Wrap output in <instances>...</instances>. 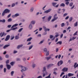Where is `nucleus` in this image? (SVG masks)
Wrapping results in <instances>:
<instances>
[{
  "mask_svg": "<svg viewBox=\"0 0 78 78\" xmlns=\"http://www.w3.org/2000/svg\"><path fill=\"white\" fill-rule=\"evenodd\" d=\"M45 70H46V67H44L43 68V70L42 71L43 72H45L43 74V77H44L45 76V75H47V72H46Z\"/></svg>",
  "mask_w": 78,
  "mask_h": 78,
  "instance_id": "obj_1",
  "label": "nucleus"
},
{
  "mask_svg": "<svg viewBox=\"0 0 78 78\" xmlns=\"http://www.w3.org/2000/svg\"><path fill=\"white\" fill-rule=\"evenodd\" d=\"M56 16H57V14H55L54 16V19L52 20H51V21L52 22H54V21H55V20H56L58 19V17H56Z\"/></svg>",
  "mask_w": 78,
  "mask_h": 78,
  "instance_id": "obj_2",
  "label": "nucleus"
},
{
  "mask_svg": "<svg viewBox=\"0 0 78 78\" xmlns=\"http://www.w3.org/2000/svg\"><path fill=\"white\" fill-rule=\"evenodd\" d=\"M63 64V62L62 61L60 60L58 63V66H60L61 65H62Z\"/></svg>",
  "mask_w": 78,
  "mask_h": 78,
  "instance_id": "obj_3",
  "label": "nucleus"
},
{
  "mask_svg": "<svg viewBox=\"0 0 78 78\" xmlns=\"http://www.w3.org/2000/svg\"><path fill=\"white\" fill-rule=\"evenodd\" d=\"M6 34L4 32H3V33L1 32V33H0V37L1 36V37H3V36H6Z\"/></svg>",
  "mask_w": 78,
  "mask_h": 78,
  "instance_id": "obj_4",
  "label": "nucleus"
},
{
  "mask_svg": "<svg viewBox=\"0 0 78 78\" xmlns=\"http://www.w3.org/2000/svg\"><path fill=\"white\" fill-rule=\"evenodd\" d=\"M19 67H21L22 69V70H23V71H25V70H27V68H26L24 67H22V66L19 65Z\"/></svg>",
  "mask_w": 78,
  "mask_h": 78,
  "instance_id": "obj_5",
  "label": "nucleus"
},
{
  "mask_svg": "<svg viewBox=\"0 0 78 78\" xmlns=\"http://www.w3.org/2000/svg\"><path fill=\"white\" fill-rule=\"evenodd\" d=\"M9 38H10V35H8L6 36L5 39V41H8V40H9Z\"/></svg>",
  "mask_w": 78,
  "mask_h": 78,
  "instance_id": "obj_6",
  "label": "nucleus"
},
{
  "mask_svg": "<svg viewBox=\"0 0 78 78\" xmlns=\"http://www.w3.org/2000/svg\"><path fill=\"white\" fill-rule=\"evenodd\" d=\"M73 67L74 69H75V68H76V67H78V64H77V63L76 62L74 63Z\"/></svg>",
  "mask_w": 78,
  "mask_h": 78,
  "instance_id": "obj_7",
  "label": "nucleus"
},
{
  "mask_svg": "<svg viewBox=\"0 0 78 78\" xmlns=\"http://www.w3.org/2000/svg\"><path fill=\"white\" fill-rule=\"evenodd\" d=\"M43 28L45 31H50V29H47V28H46V27L45 26L43 27Z\"/></svg>",
  "mask_w": 78,
  "mask_h": 78,
  "instance_id": "obj_8",
  "label": "nucleus"
},
{
  "mask_svg": "<svg viewBox=\"0 0 78 78\" xmlns=\"http://www.w3.org/2000/svg\"><path fill=\"white\" fill-rule=\"evenodd\" d=\"M4 11L5 13H9L10 12V10L8 9H6L4 10Z\"/></svg>",
  "mask_w": 78,
  "mask_h": 78,
  "instance_id": "obj_9",
  "label": "nucleus"
},
{
  "mask_svg": "<svg viewBox=\"0 0 78 78\" xmlns=\"http://www.w3.org/2000/svg\"><path fill=\"white\" fill-rule=\"evenodd\" d=\"M68 71V68H64L62 69V71L63 72H67Z\"/></svg>",
  "mask_w": 78,
  "mask_h": 78,
  "instance_id": "obj_10",
  "label": "nucleus"
},
{
  "mask_svg": "<svg viewBox=\"0 0 78 78\" xmlns=\"http://www.w3.org/2000/svg\"><path fill=\"white\" fill-rule=\"evenodd\" d=\"M53 64H49L47 66V69H49L50 67H51V66H53Z\"/></svg>",
  "mask_w": 78,
  "mask_h": 78,
  "instance_id": "obj_11",
  "label": "nucleus"
},
{
  "mask_svg": "<svg viewBox=\"0 0 78 78\" xmlns=\"http://www.w3.org/2000/svg\"><path fill=\"white\" fill-rule=\"evenodd\" d=\"M51 11V9H49L45 11L44 12L45 13H48V12H50Z\"/></svg>",
  "mask_w": 78,
  "mask_h": 78,
  "instance_id": "obj_12",
  "label": "nucleus"
},
{
  "mask_svg": "<svg viewBox=\"0 0 78 78\" xmlns=\"http://www.w3.org/2000/svg\"><path fill=\"white\" fill-rule=\"evenodd\" d=\"M74 75V74L72 73H68V76H69V77H70V76H72Z\"/></svg>",
  "mask_w": 78,
  "mask_h": 78,
  "instance_id": "obj_13",
  "label": "nucleus"
},
{
  "mask_svg": "<svg viewBox=\"0 0 78 78\" xmlns=\"http://www.w3.org/2000/svg\"><path fill=\"white\" fill-rule=\"evenodd\" d=\"M17 26H18V24H15L12 26V27H11V28H13L14 27H17Z\"/></svg>",
  "mask_w": 78,
  "mask_h": 78,
  "instance_id": "obj_14",
  "label": "nucleus"
},
{
  "mask_svg": "<svg viewBox=\"0 0 78 78\" xmlns=\"http://www.w3.org/2000/svg\"><path fill=\"white\" fill-rule=\"evenodd\" d=\"M7 69L8 70H9L10 69H11V66L9 65H7Z\"/></svg>",
  "mask_w": 78,
  "mask_h": 78,
  "instance_id": "obj_15",
  "label": "nucleus"
},
{
  "mask_svg": "<svg viewBox=\"0 0 78 78\" xmlns=\"http://www.w3.org/2000/svg\"><path fill=\"white\" fill-rule=\"evenodd\" d=\"M9 46H10V44H7L6 45H5L4 46L3 48H6V47H9Z\"/></svg>",
  "mask_w": 78,
  "mask_h": 78,
  "instance_id": "obj_16",
  "label": "nucleus"
},
{
  "mask_svg": "<svg viewBox=\"0 0 78 78\" xmlns=\"http://www.w3.org/2000/svg\"><path fill=\"white\" fill-rule=\"evenodd\" d=\"M51 17H52V16H49L48 17V22L51 20Z\"/></svg>",
  "mask_w": 78,
  "mask_h": 78,
  "instance_id": "obj_17",
  "label": "nucleus"
},
{
  "mask_svg": "<svg viewBox=\"0 0 78 78\" xmlns=\"http://www.w3.org/2000/svg\"><path fill=\"white\" fill-rule=\"evenodd\" d=\"M32 28H33V26L31 24H30L29 26V28L30 29V30H31L32 29Z\"/></svg>",
  "mask_w": 78,
  "mask_h": 78,
  "instance_id": "obj_18",
  "label": "nucleus"
},
{
  "mask_svg": "<svg viewBox=\"0 0 78 78\" xmlns=\"http://www.w3.org/2000/svg\"><path fill=\"white\" fill-rule=\"evenodd\" d=\"M51 57H45V59H46L47 61H48V60H49V59H51Z\"/></svg>",
  "mask_w": 78,
  "mask_h": 78,
  "instance_id": "obj_19",
  "label": "nucleus"
},
{
  "mask_svg": "<svg viewBox=\"0 0 78 78\" xmlns=\"http://www.w3.org/2000/svg\"><path fill=\"white\" fill-rule=\"evenodd\" d=\"M32 39V37H30L29 38H28L27 40V42H30L31 41V40Z\"/></svg>",
  "mask_w": 78,
  "mask_h": 78,
  "instance_id": "obj_20",
  "label": "nucleus"
},
{
  "mask_svg": "<svg viewBox=\"0 0 78 78\" xmlns=\"http://www.w3.org/2000/svg\"><path fill=\"white\" fill-rule=\"evenodd\" d=\"M6 21V20L5 19H3V20H0V22H2V23H5Z\"/></svg>",
  "mask_w": 78,
  "mask_h": 78,
  "instance_id": "obj_21",
  "label": "nucleus"
},
{
  "mask_svg": "<svg viewBox=\"0 0 78 78\" xmlns=\"http://www.w3.org/2000/svg\"><path fill=\"white\" fill-rule=\"evenodd\" d=\"M72 20H73V17H70L69 18V22H72Z\"/></svg>",
  "mask_w": 78,
  "mask_h": 78,
  "instance_id": "obj_22",
  "label": "nucleus"
},
{
  "mask_svg": "<svg viewBox=\"0 0 78 78\" xmlns=\"http://www.w3.org/2000/svg\"><path fill=\"white\" fill-rule=\"evenodd\" d=\"M60 6L64 7V6H65V4L63 3H62L60 4Z\"/></svg>",
  "mask_w": 78,
  "mask_h": 78,
  "instance_id": "obj_23",
  "label": "nucleus"
},
{
  "mask_svg": "<svg viewBox=\"0 0 78 78\" xmlns=\"http://www.w3.org/2000/svg\"><path fill=\"white\" fill-rule=\"evenodd\" d=\"M23 46V45L22 44H21L20 45H18L17 47V48L18 49H19V48H20V47H22Z\"/></svg>",
  "mask_w": 78,
  "mask_h": 78,
  "instance_id": "obj_24",
  "label": "nucleus"
},
{
  "mask_svg": "<svg viewBox=\"0 0 78 78\" xmlns=\"http://www.w3.org/2000/svg\"><path fill=\"white\" fill-rule=\"evenodd\" d=\"M59 44L60 45H61L62 44V41H58V42L56 43V44Z\"/></svg>",
  "mask_w": 78,
  "mask_h": 78,
  "instance_id": "obj_25",
  "label": "nucleus"
},
{
  "mask_svg": "<svg viewBox=\"0 0 78 78\" xmlns=\"http://www.w3.org/2000/svg\"><path fill=\"white\" fill-rule=\"evenodd\" d=\"M53 6H54V7H55V5H56V4H57V3H56V2H53L52 3Z\"/></svg>",
  "mask_w": 78,
  "mask_h": 78,
  "instance_id": "obj_26",
  "label": "nucleus"
},
{
  "mask_svg": "<svg viewBox=\"0 0 78 78\" xmlns=\"http://www.w3.org/2000/svg\"><path fill=\"white\" fill-rule=\"evenodd\" d=\"M78 26V22H76L74 24V27H77Z\"/></svg>",
  "mask_w": 78,
  "mask_h": 78,
  "instance_id": "obj_27",
  "label": "nucleus"
},
{
  "mask_svg": "<svg viewBox=\"0 0 78 78\" xmlns=\"http://www.w3.org/2000/svg\"><path fill=\"white\" fill-rule=\"evenodd\" d=\"M15 39H19V36H16L15 37Z\"/></svg>",
  "mask_w": 78,
  "mask_h": 78,
  "instance_id": "obj_28",
  "label": "nucleus"
},
{
  "mask_svg": "<svg viewBox=\"0 0 78 78\" xmlns=\"http://www.w3.org/2000/svg\"><path fill=\"white\" fill-rule=\"evenodd\" d=\"M64 26H65V24H64V23H62L61 24V27H64Z\"/></svg>",
  "mask_w": 78,
  "mask_h": 78,
  "instance_id": "obj_29",
  "label": "nucleus"
},
{
  "mask_svg": "<svg viewBox=\"0 0 78 78\" xmlns=\"http://www.w3.org/2000/svg\"><path fill=\"white\" fill-rule=\"evenodd\" d=\"M8 21L9 22H11V21H12V19H11V18H9L8 20Z\"/></svg>",
  "mask_w": 78,
  "mask_h": 78,
  "instance_id": "obj_30",
  "label": "nucleus"
},
{
  "mask_svg": "<svg viewBox=\"0 0 78 78\" xmlns=\"http://www.w3.org/2000/svg\"><path fill=\"white\" fill-rule=\"evenodd\" d=\"M50 75H51V74H50L48 76L46 77L45 78H51Z\"/></svg>",
  "mask_w": 78,
  "mask_h": 78,
  "instance_id": "obj_31",
  "label": "nucleus"
},
{
  "mask_svg": "<svg viewBox=\"0 0 78 78\" xmlns=\"http://www.w3.org/2000/svg\"><path fill=\"white\" fill-rule=\"evenodd\" d=\"M44 40H43L42 41L40 42L39 43V44H42V43H43V42H44Z\"/></svg>",
  "mask_w": 78,
  "mask_h": 78,
  "instance_id": "obj_32",
  "label": "nucleus"
},
{
  "mask_svg": "<svg viewBox=\"0 0 78 78\" xmlns=\"http://www.w3.org/2000/svg\"><path fill=\"white\" fill-rule=\"evenodd\" d=\"M5 57L6 58H9V55L6 54L5 56Z\"/></svg>",
  "mask_w": 78,
  "mask_h": 78,
  "instance_id": "obj_33",
  "label": "nucleus"
},
{
  "mask_svg": "<svg viewBox=\"0 0 78 78\" xmlns=\"http://www.w3.org/2000/svg\"><path fill=\"white\" fill-rule=\"evenodd\" d=\"M35 23V22L34 21H32L31 22V23H32V24H34Z\"/></svg>",
  "mask_w": 78,
  "mask_h": 78,
  "instance_id": "obj_34",
  "label": "nucleus"
},
{
  "mask_svg": "<svg viewBox=\"0 0 78 78\" xmlns=\"http://www.w3.org/2000/svg\"><path fill=\"white\" fill-rule=\"evenodd\" d=\"M10 64L11 65V66H12L14 64V62H12L10 63Z\"/></svg>",
  "mask_w": 78,
  "mask_h": 78,
  "instance_id": "obj_35",
  "label": "nucleus"
},
{
  "mask_svg": "<svg viewBox=\"0 0 78 78\" xmlns=\"http://www.w3.org/2000/svg\"><path fill=\"white\" fill-rule=\"evenodd\" d=\"M73 2H71L70 3L69 6H72V5H73Z\"/></svg>",
  "mask_w": 78,
  "mask_h": 78,
  "instance_id": "obj_36",
  "label": "nucleus"
},
{
  "mask_svg": "<svg viewBox=\"0 0 78 78\" xmlns=\"http://www.w3.org/2000/svg\"><path fill=\"white\" fill-rule=\"evenodd\" d=\"M23 30V28H21L18 31L19 32H21L22 31V30Z\"/></svg>",
  "mask_w": 78,
  "mask_h": 78,
  "instance_id": "obj_37",
  "label": "nucleus"
},
{
  "mask_svg": "<svg viewBox=\"0 0 78 78\" xmlns=\"http://www.w3.org/2000/svg\"><path fill=\"white\" fill-rule=\"evenodd\" d=\"M34 9L32 7L30 9L31 12H33V11Z\"/></svg>",
  "mask_w": 78,
  "mask_h": 78,
  "instance_id": "obj_38",
  "label": "nucleus"
},
{
  "mask_svg": "<svg viewBox=\"0 0 78 78\" xmlns=\"http://www.w3.org/2000/svg\"><path fill=\"white\" fill-rule=\"evenodd\" d=\"M5 13H6L4 11V12H2V16H5Z\"/></svg>",
  "mask_w": 78,
  "mask_h": 78,
  "instance_id": "obj_39",
  "label": "nucleus"
},
{
  "mask_svg": "<svg viewBox=\"0 0 78 78\" xmlns=\"http://www.w3.org/2000/svg\"><path fill=\"white\" fill-rule=\"evenodd\" d=\"M15 15V17H17V16H19V14L18 13H16Z\"/></svg>",
  "mask_w": 78,
  "mask_h": 78,
  "instance_id": "obj_40",
  "label": "nucleus"
},
{
  "mask_svg": "<svg viewBox=\"0 0 78 78\" xmlns=\"http://www.w3.org/2000/svg\"><path fill=\"white\" fill-rule=\"evenodd\" d=\"M17 28V27H16L15 28H12V29H11V30H16Z\"/></svg>",
  "mask_w": 78,
  "mask_h": 78,
  "instance_id": "obj_41",
  "label": "nucleus"
},
{
  "mask_svg": "<svg viewBox=\"0 0 78 78\" xmlns=\"http://www.w3.org/2000/svg\"><path fill=\"white\" fill-rule=\"evenodd\" d=\"M13 74H14V71H12L11 72V76H13Z\"/></svg>",
  "mask_w": 78,
  "mask_h": 78,
  "instance_id": "obj_42",
  "label": "nucleus"
},
{
  "mask_svg": "<svg viewBox=\"0 0 78 78\" xmlns=\"http://www.w3.org/2000/svg\"><path fill=\"white\" fill-rule=\"evenodd\" d=\"M32 48H33V45H31L29 47V50H30V49H31Z\"/></svg>",
  "mask_w": 78,
  "mask_h": 78,
  "instance_id": "obj_43",
  "label": "nucleus"
},
{
  "mask_svg": "<svg viewBox=\"0 0 78 78\" xmlns=\"http://www.w3.org/2000/svg\"><path fill=\"white\" fill-rule=\"evenodd\" d=\"M77 33H78V31H76V32H75V33L74 34H73V35H74V36H75V35H77Z\"/></svg>",
  "mask_w": 78,
  "mask_h": 78,
  "instance_id": "obj_44",
  "label": "nucleus"
},
{
  "mask_svg": "<svg viewBox=\"0 0 78 78\" xmlns=\"http://www.w3.org/2000/svg\"><path fill=\"white\" fill-rule=\"evenodd\" d=\"M49 55V51H48V52H47L46 55L47 56H48V55Z\"/></svg>",
  "mask_w": 78,
  "mask_h": 78,
  "instance_id": "obj_45",
  "label": "nucleus"
},
{
  "mask_svg": "<svg viewBox=\"0 0 78 78\" xmlns=\"http://www.w3.org/2000/svg\"><path fill=\"white\" fill-rule=\"evenodd\" d=\"M44 51H45V52H47V48H45L44 49Z\"/></svg>",
  "mask_w": 78,
  "mask_h": 78,
  "instance_id": "obj_46",
  "label": "nucleus"
},
{
  "mask_svg": "<svg viewBox=\"0 0 78 78\" xmlns=\"http://www.w3.org/2000/svg\"><path fill=\"white\" fill-rule=\"evenodd\" d=\"M11 29H10V30H7L6 31L7 33H9V31H11Z\"/></svg>",
  "mask_w": 78,
  "mask_h": 78,
  "instance_id": "obj_47",
  "label": "nucleus"
},
{
  "mask_svg": "<svg viewBox=\"0 0 78 78\" xmlns=\"http://www.w3.org/2000/svg\"><path fill=\"white\" fill-rule=\"evenodd\" d=\"M69 18V16H67L66 18H65V20H67Z\"/></svg>",
  "mask_w": 78,
  "mask_h": 78,
  "instance_id": "obj_48",
  "label": "nucleus"
},
{
  "mask_svg": "<svg viewBox=\"0 0 78 78\" xmlns=\"http://www.w3.org/2000/svg\"><path fill=\"white\" fill-rule=\"evenodd\" d=\"M69 2L66 3V5L67 6H68V5H69Z\"/></svg>",
  "mask_w": 78,
  "mask_h": 78,
  "instance_id": "obj_49",
  "label": "nucleus"
},
{
  "mask_svg": "<svg viewBox=\"0 0 78 78\" xmlns=\"http://www.w3.org/2000/svg\"><path fill=\"white\" fill-rule=\"evenodd\" d=\"M6 63L7 64H8L9 63V60H8L7 61H6Z\"/></svg>",
  "mask_w": 78,
  "mask_h": 78,
  "instance_id": "obj_50",
  "label": "nucleus"
},
{
  "mask_svg": "<svg viewBox=\"0 0 78 78\" xmlns=\"http://www.w3.org/2000/svg\"><path fill=\"white\" fill-rule=\"evenodd\" d=\"M53 37V35H50V39H52Z\"/></svg>",
  "mask_w": 78,
  "mask_h": 78,
  "instance_id": "obj_51",
  "label": "nucleus"
},
{
  "mask_svg": "<svg viewBox=\"0 0 78 78\" xmlns=\"http://www.w3.org/2000/svg\"><path fill=\"white\" fill-rule=\"evenodd\" d=\"M71 28V27H69L68 28H67V30H68Z\"/></svg>",
  "mask_w": 78,
  "mask_h": 78,
  "instance_id": "obj_52",
  "label": "nucleus"
},
{
  "mask_svg": "<svg viewBox=\"0 0 78 78\" xmlns=\"http://www.w3.org/2000/svg\"><path fill=\"white\" fill-rule=\"evenodd\" d=\"M67 13H65L63 15V17H65V16H67Z\"/></svg>",
  "mask_w": 78,
  "mask_h": 78,
  "instance_id": "obj_53",
  "label": "nucleus"
},
{
  "mask_svg": "<svg viewBox=\"0 0 78 78\" xmlns=\"http://www.w3.org/2000/svg\"><path fill=\"white\" fill-rule=\"evenodd\" d=\"M37 78H42V76H38Z\"/></svg>",
  "mask_w": 78,
  "mask_h": 78,
  "instance_id": "obj_54",
  "label": "nucleus"
},
{
  "mask_svg": "<svg viewBox=\"0 0 78 78\" xmlns=\"http://www.w3.org/2000/svg\"><path fill=\"white\" fill-rule=\"evenodd\" d=\"M3 67V66L2 65L0 66V68H1V69H2Z\"/></svg>",
  "mask_w": 78,
  "mask_h": 78,
  "instance_id": "obj_55",
  "label": "nucleus"
},
{
  "mask_svg": "<svg viewBox=\"0 0 78 78\" xmlns=\"http://www.w3.org/2000/svg\"><path fill=\"white\" fill-rule=\"evenodd\" d=\"M63 37V34H62L60 35V38H62Z\"/></svg>",
  "mask_w": 78,
  "mask_h": 78,
  "instance_id": "obj_56",
  "label": "nucleus"
},
{
  "mask_svg": "<svg viewBox=\"0 0 78 78\" xmlns=\"http://www.w3.org/2000/svg\"><path fill=\"white\" fill-rule=\"evenodd\" d=\"M62 10L63 11V12H65V11H66V10H65V9H62Z\"/></svg>",
  "mask_w": 78,
  "mask_h": 78,
  "instance_id": "obj_57",
  "label": "nucleus"
},
{
  "mask_svg": "<svg viewBox=\"0 0 78 78\" xmlns=\"http://www.w3.org/2000/svg\"><path fill=\"white\" fill-rule=\"evenodd\" d=\"M11 14H9V15H8L7 17L8 18L10 17L11 16Z\"/></svg>",
  "mask_w": 78,
  "mask_h": 78,
  "instance_id": "obj_58",
  "label": "nucleus"
},
{
  "mask_svg": "<svg viewBox=\"0 0 78 78\" xmlns=\"http://www.w3.org/2000/svg\"><path fill=\"white\" fill-rule=\"evenodd\" d=\"M4 72L5 73V72H6V68H4Z\"/></svg>",
  "mask_w": 78,
  "mask_h": 78,
  "instance_id": "obj_59",
  "label": "nucleus"
},
{
  "mask_svg": "<svg viewBox=\"0 0 78 78\" xmlns=\"http://www.w3.org/2000/svg\"><path fill=\"white\" fill-rule=\"evenodd\" d=\"M76 37H72V40H74V39H76Z\"/></svg>",
  "mask_w": 78,
  "mask_h": 78,
  "instance_id": "obj_60",
  "label": "nucleus"
},
{
  "mask_svg": "<svg viewBox=\"0 0 78 78\" xmlns=\"http://www.w3.org/2000/svg\"><path fill=\"white\" fill-rule=\"evenodd\" d=\"M41 34H39L37 35V37H41Z\"/></svg>",
  "mask_w": 78,
  "mask_h": 78,
  "instance_id": "obj_61",
  "label": "nucleus"
},
{
  "mask_svg": "<svg viewBox=\"0 0 78 78\" xmlns=\"http://www.w3.org/2000/svg\"><path fill=\"white\" fill-rule=\"evenodd\" d=\"M66 33V30H64L63 31V33Z\"/></svg>",
  "mask_w": 78,
  "mask_h": 78,
  "instance_id": "obj_62",
  "label": "nucleus"
},
{
  "mask_svg": "<svg viewBox=\"0 0 78 78\" xmlns=\"http://www.w3.org/2000/svg\"><path fill=\"white\" fill-rule=\"evenodd\" d=\"M35 66H36V65H35V64H33L32 65V67H33V68H34V67H35Z\"/></svg>",
  "mask_w": 78,
  "mask_h": 78,
  "instance_id": "obj_63",
  "label": "nucleus"
},
{
  "mask_svg": "<svg viewBox=\"0 0 78 78\" xmlns=\"http://www.w3.org/2000/svg\"><path fill=\"white\" fill-rule=\"evenodd\" d=\"M14 38V36L11 37V40H12Z\"/></svg>",
  "mask_w": 78,
  "mask_h": 78,
  "instance_id": "obj_64",
  "label": "nucleus"
}]
</instances>
